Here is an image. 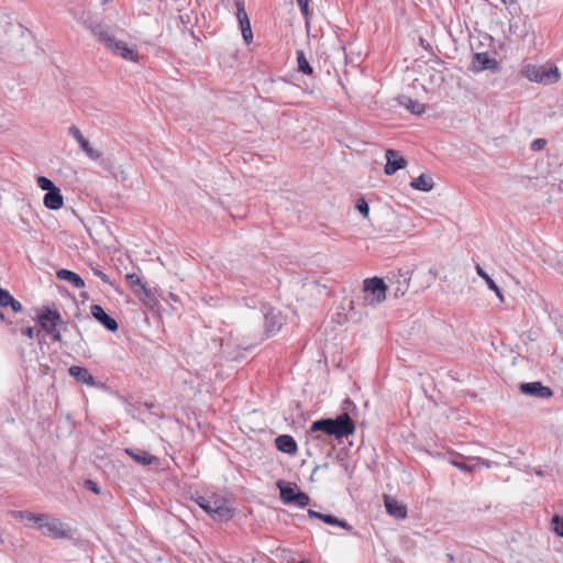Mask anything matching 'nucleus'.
<instances>
[{
    "label": "nucleus",
    "mask_w": 563,
    "mask_h": 563,
    "mask_svg": "<svg viewBox=\"0 0 563 563\" xmlns=\"http://www.w3.org/2000/svg\"><path fill=\"white\" fill-rule=\"evenodd\" d=\"M310 431H322L327 434L334 435L336 439H341L353 434L355 431V424L349 413L344 412L339 415L335 419L328 418L312 422Z\"/></svg>",
    "instance_id": "1"
},
{
    "label": "nucleus",
    "mask_w": 563,
    "mask_h": 563,
    "mask_svg": "<svg viewBox=\"0 0 563 563\" xmlns=\"http://www.w3.org/2000/svg\"><path fill=\"white\" fill-rule=\"evenodd\" d=\"M196 503L214 520L229 521L233 517V508L221 496L214 494L198 496Z\"/></svg>",
    "instance_id": "2"
},
{
    "label": "nucleus",
    "mask_w": 563,
    "mask_h": 563,
    "mask_svg": "<svg viewBox=\"0 0 563 563\" xmlns=\"http://www.w3.org/2000/svg\"><path fill=\"white\" fill-rule=\"evenodd\" d=\"M38 519L41 520V526H35V529L41 531L42 534L53 539H68L73 537L71 529L59 519L51 515Z\"/></svg>",
    "instance_id": "3"
},
{
    "label": "nucleus",
    "mask_w": 563,
    "mask_h": 563,
    "mask_svg": "<svg viewBox=\"0 0 563 563\" xmlns=\"http://www.w3.org/2000/svg\"><path fill=\"white\" fill-rule=\"evenodd\" d=\"M364 300L368 305H377L386 299L387 285L379 277L366 278L363 282Z\"/></svg>",
    "instance_id": "4"
},
{
    "label": "nucleus",
    "mask_w": 563,
    "mask_h": 563,
    "mask_svg": "<svg viewBox=\"0 0 563 563\" xmlns=\"http://www.w3.org/2000/svg\"><path fill=\"white\" fill-rule=\"evenodd\" d=\"M523 75L530 81L544 85L554 84L560 79L558 67L530 65L523 69Z\"/></svg>",
    "instance_id": "5"
},
{
    "label": "nucleus",
    "mask_w": 563,
    "mask_h": 563,
    "mask_svg": "<svg viewBox=\"0 0 563 563\" xmlns=\"http://www.w3.org/2000/svg\"><path fill=\"white\" fill-rule=\"evenodd\" d=\"M38 322L43 330L52 336L54 341H60L62 335L57 325L62 322L60 313L56 310L46 309L38 316Z\"/></svg>",
    "instance_id": "6"
},
{
    "label": "nucleus",
    "mask_w": 563,
    "mask_h": 563,
    "mask_svg": "<svg viewBox=\"0 0 563 563\" xmlns=\"http://www.w3.org/2000/svg\"><path fill=\"white\" fill-rule=\"evenodd\" d=\"M410 279L408 271L391 274L387 277V290L396 298L402 297L408 291Z\"/></svg>",
    "instance_id": "7"
},
{
    "label": "nucleus",
    "mask_w": 563,
    "mask_h": 563,
    "mask_svg": "<svg viewBox=\"0 0 563 563\" xmlns=\"http://www.w3.org/2000/svg\"><path fill=\"white\" fill-rule=\"evenodd\" d=\"M522 394L533 396L541 399H548L552 396L550 387L544 386L541 382L522 383L519 386Z\"/></svg>",
    "instance_id": "8"
},
{
    "label": "nucleus",
    "mask_w": 563,
    "mask_h": 563,
    "mask_svg": "<svg viewBox=\"0 0 563 563\" xmlns=\"http://www.w3.org/2000/svg\"><path fill=\"white\" fill-rule=\"evenodd\" d=\"M406 165L407 161L397 151H386V165L384 168L386 175H393L397 170L405 168Z\"/></svg>",
    "instance_id": "9"
},
{
    "label": "nucleus",
    "mask_w": 563,
    "mask_h": 563,
    "mask_svg": "<svg viewBox=\"0 0 563 563\" xmlns=\"http://www.w3.org/2000/svg\"><path fill=\"white\" fill-rule=\"evenodd\" d=\"M91 316L98 320L107 330L114 332L118 330L117 321L111 318L99 305H92L90 308Z\"/></svg>",
    "instance_id": "10"
},
{
    "label": "nucleus",
    "mask_w": 563,
    "mask_h": 563,
    "mask_svg": "<svg viewBox=\"0 0 563 563\" xmlns=\"http://www.w3.org/2000/svg\"><path fill=\"white\" fill-rule=\"evenodd\" d=\"M68 373L79 383L86 384L88 386L96 385L93 376L85 367L73 365L69 367Z\"/></svg>",
    "instance_id": "11"
},
{
    "label": "nucleus",
    "mask_w": 563,
    "mask_h": 563,
    "mask_svg": "<svg viewBox=\"0 0 563 563\" xmlns=\"http://www.w3.org/2000/svg\"><path fill=\"white\" fill-rule=\"evenodd\" d=\"M276 448L287 454L295 455L298 446L295 439L288 434L278 435L275 440Z\"/></svg>",
    "instance_id": "12"
},
{
    "label": "nucleus",
    "mask_w": 563,
    "mask_h": 563,
    "mask_svg": "<svg viewBox=\"0 0 563 563\" xmlns=\"http://www.w3.org/2000/svg\"><path fill=\"white\" fill-rule=\"evenodd\" d=\"M44 206L47 209L51 210H58L64 205V198L60 194V189L57 187L56 189H53L52 191H47L44 196Z\"/></svg>",
    "instance_id": "13"
},
{
    "label": "nucleus",
    "mask_w": 563,
    "mask_h": 563,
    "mask_svg": "<svg viewBox=\"0 0 563 563\" xmlns=\"http://www.w3.org/2000/svg\"><path fill=\"white\" fill-rule=\"evenodd\" d=\"M384 503H385L386 511L390 516H393L395 518H399V519L406 518V516H407L406 507L404 505H401L400 503H398L396 499H394L389 496H385Z\"/></svg>",
    "instance_id": "14"
},
{
    "label": "nucleus",
    "mask_w": 563,
    "mask_h": 563,
    "mask_svg": "<svg viewBox=\"0 0 563 563\" xmlns=\"http://www.w3.org/2000/svg\"><path fill=\"white\" fill-rule=\"evenodd\" d=\"M474 66L473 69L475 71H481L484 69H493L496 68L497 63L494 58H492L487 53H476L474 55Z\"/></svg>",
    "instance_id": "15"
},
{
    "label": "nucleus",
    "mask_w": 563,
    "mask_h": 563,
    "mask_svg": "<svg viewBox=\"0 0 563 563\" xmlns=\"http://www.w3.org/2000/svg\"><path fill=\"white\" fill-rule=\"evenodd\" d=\"M126 454L130 455L135 462L142 465H151L153 462L157 461V457L150 454L144 450L139 449H126Z\"/></svg>",
    "instance_id": "16"
},
{
    "label": "nucleus",
    "mask_w": 563,
    "mask_h": 563,
    "mask_svg": "<svg viewBox=\"0 0 563 563\" xmlns=\"http://www.w3.org/2000/svg\"><path fill=\"white\" fill-rule=\"evenodd\" d=\"M410 186L420 191H431L434 187L433 179L430 175L422 174L410 181Z\"/></svg>",
    "instance_id": "17"
},
{
    "label": "nucleus",
    "mask_w": 563,
    "mask_h": 563,
    "mask_svg": "<svg viewBox=\"0 0 563 563\" xmlns=\"http://www.w3.org/2000/svg\"><path fill=\"white\" fill-rule=\"evenodd\" d=\"M277 487L280 490V498L285 504H292V498L295 497L296 493L298 492L297 485L292 483H284L283 481H279L277 483Z\"/></svg>",
    "instance_id": "18"
},
{
    "label": "nucleus",
    "mask_w": 563,
    "mask_h": 563,
    "mask_svg": "<svg viewBox=\"0 0 563 563\" xmlns=\"http://www.w3.org/2000/svg\"><path fill=\"white\" fill-rule=\"evenodd\" d=\"M115 55L121 56L128 60H136L137 54L136 52L129 47L125 42L117 41L114 46L111 49Z\"/></svg>",
    "instance_id": "19"
},
{
    "label": "nucleus",
    "mask_w": 563,
    "mask_h": 563,
    "mask_svg": "<svg viewBox=\"0 0 563 563\" xmlns=\"http://www.w3.org/2000/svg\"><path fill=\"white\" fill-rule=\"evenodd\" d=\"M56 275H57V277L59 279L70 283L76 288L80 289V288L85 287L84 279L78 274H76L75 272H71V271L63 268V269H59L56 273Z\"/></svg>",
    "instance_id": "20"
},
{
    "label": "nucleus",
    "mask_w": 563,
    "mask_h": 563,
    "mask_svg": "<svg viewBox=\"0 0 563 563\" xmlns=\"http://www.w3.org/2000/svg\"><path fill=\"white\" fill-rule=\"evenodd\" d=\"M267 330L269 332H275L279 329L280 322L278 321V312H276L274 309L268 308L264 312Z\"/></svg>",
    "instance_id": "21"
},
{
    "label": "nucleus",
    "mask_w": 563,
    "mask_h": 563,
    "mask_svg": "<svg viewBox=\"0 0 563 563\" xmlns=\"http://www.w3.org/2000/svg\"><path fill=\"white\" fill-rule=\"evenodd\" d=\"M476 273L478 274V276H481L486 282L487 287L490 290L495 291L497 297L503 301L504 298L500 292V289L498 288L496 283L489 277V275L479 265H476Z\"/></svg>",
    "instance_id": "22"
},
{
    "label": "nucleus",
    "mask_w": 563,
    "mask_h": 563,
    "mask_svg": "<svg viewBox=\"0 0 563 563\" xmlns=\"http://www.w3.org/2000/svg\"><path fill=\"white\" fill-rule=\"evenodd\" d=\"M472 460L476 462L474 465H468L467 463L461 462L459 460H453L451 463H452V465L456 466L457 468H460L463 472H473L475 470V466L479 465V464L484 465L486 467H489V463L485 462L484 460H482L479 457H474Z\"/></svg>",
    "instance_id": "23"
},
{
    "label": "nucleus",
    "mask_w": 563,
    "mask_h": 563,
    "mask_svg": "<svg viewBox=\"0 0 563 563\" xmlns=\"http://www.w3.org/2000/svg\"><path fill=\"white\" fill-rule=\"evenodd\" d=\"M13 516H14V518L26 519L27 521L32 522L33 523V528H35V526H41V520L36 519V518L46 517L47 514H33V512H29V511H14Z\"/></svg>",
    "instance_id": "24"
},
{
    "label": "nucleus",
    "mask_w": 563,
    "mask_h": 563,
    "mask_svg": "<svg viewBox=\"0 0 563 563\" xmlns=\"http://www.w3.org/2000/svg\"><path fill=\"white\" fill-rule=\"evenodd\" d=\"M400 103L406 109H408L410 112H412L415 114H420L424 111V104H422L418 101H415L408 97H402V100L400 101Z\"/></svg>",
    "instance_id": "25"
},
{
    "label": "nucleus",
    "mask_w": 563,
    "mask_h": 563,
    "mask_svg": "<svg viewBox=\"0 0 563 563\" xmlns=\"http://www.w3.org/2000/svg\"><path fill=\"white\" fill-rule=\"evenodd\" d=\"M297 64H298V70L306 74L311 75L313 73L312 67L310 66L303 51L297 52Z\"/></svg>",
    "instance_id": "26"
},
{
    "label": "nucleus",
    "mask_w": 563,
    "mask_h": 563,
    "mask_svg": "<svg viewBox=\"0 0 563 563\" xmlns=\"http://www.w3.org/2000/svg\"><path fill=\"white\" fill-rule=\"evenodd\" d=\"M80 148L90 159L97 161L102 156V153L99 150L92 147L88 140H86L85 143L80 145Z\"/></svg>",
    "instance_id": "27"
},
{
    "label": "nucleus",
    "mask_w": 563,
    "mask_h": 563,
    "mask_svg": "<svg viewBox=\"0 0 563 563\" xmlns=\"http://www.w3.org/2000/svg\"><path fill=\"white\" fill-rule=\"evenodd\" d=\"M322 521L330 526H338V527L346 529L349 531L352 530V527L346 521L340 520L332 515H323Z\"/></svg>",
    "instance_id": "28"
},
{
    "label": "nucleus",
    "mask_w": 563,
    "mask_h": 563,
    "mask_svg": "<svg viewBox=\"0 0 563 563\" xmlns=\"http://www.w3.org/2000/svg\"><path fill=\"white\" fill-rule=\"evenodd\" d=\"M125 278L132 287L139 286L144 291L145 295H148V289L146 288L145 284L142 282V278L137 274H128Z\"/></svg>",
    "instance_id": "29"
},
{
    "label": "nucleus",
    "mask_w": 563,
    "mask_h": 563,
    "mask_svg": "<svg viewBox=\"0 0 563 563\" xmlns=\"http://www.w3.org/2000/svg\"><path fill=\"white\" fill-rule=\"evenodd\" d=\"M36 183H37V186L42 190H45V191H52L53 189L57 188L51 179H48L44 176H38L36 179Z\"/></svg>",
    "instance_id": "30"
},
{
    "label": "nucleus",
    "mask_w": 563,
    "mask_h": 563,
    "mask_svg": "<svg viewBox=\"0 0 563 563\" xmlns=\"http://www.w3.org/2000/svg\"><path fill=\"white\" fill-rule=\"evenodd\" d=\"M236 5V16H238V20H239V24H243V23H246V22H250V19H249V15L244 9V4L243 2L241 1H236L235 3Z\"/></svg>",
    "instance_id": "31"
},
{
    "label": "nucleus",
    "mask_w": 563,
    "mask_h": 563,
    "mask_svg": "<svg viewBox=\"0 0 563 563\" xmlns=\"http://www.w3.org/2000/svg\"><path fill=\"white\" fill-rule=\"evenodd\" d=\"M309 496L306 493L298 490L292 498V504H296L302 508L309 504Z\"/></svg>",
    "instance_id": "32"
},
{
    "label": "nucleus",
    "mask_w": 563,
    "mask_h": 563,
    "mask_svg": "<svg viewBox=\"0 0 563 563\" xmlns=\"http://www.w3.org/2000/svg\"><path fill=\"white\" fill-rule=\"evenodd\" d=\"M309 496L306 493L298 490L292 498V504H296L302 508L309 504Z\"/></svg>",
    "instance_id": "33"
},
{
    "label": "nucleus",
    "mask_w": 563,
    "mask_h": 563,
    "mask_svg": "<svg viewBox=\"0 0 563 563\" xmlns=\"http://www.w3.org/2000/svg\"><path fill=\"white\" fill-rule=\"evenodd\" d=\"M240 27H241L242 36H243L245 44H250L253 40L251 23L246 22V23L240 24Z\"/></svg>",
    "instance_id": "34"
},
{
    "label": "nucleus",
    "mask_w": 563,
    "mask_h": 563,
    "mask_svg": "<svg viewBox=\"0 0 563 563\" xmlns=\"http://www.w3.org/2000/svg\"><path fill=\"white\" fill-rule=\"evenodd\" d=\"M92 34L102 43L111 32L101 25H97L92 29Z\"/></svg>",
    "instance_id": "35"
},
{
    "label": "nucleus",
    "mask_w": 563,
    "mask_h": 563,
    "mask_svg": "<svg viewBox=\"0 0 563 563\" xmlns=\"http://www.w3.org/2000/svg\"><path fill=\"white\" fill-rule=\"evenodd\" d=\"M357 211L364 217V218H367L368 214H369V207H368V203L367 201L364 199V198H358L356 200V205H355Z\"/></svg>",
    "instance_id": "36"
},
{
    "label": "nucleus",
    "mask_w": 563,
    "mask_h": 563,
    "mask_svg": "<svg viewBox=\"0 0 563 563\" xmlns=\"http://www.w3.org/2000/svg\"><path fill=\"white\" fill-rule=\"evenodd\" d=\"M68 133L78 142L79 146L87 140L76 125H71L68 129Z\"/></svg>",
    "instance_id": "37"
},
{
    "label": "nucleus",
    "mask_w": 563,
    "mask_h": 563,
    "mask_svg": "<svg viewBox=\"0 0 563 563\" xmlns=\"http://www.w3.org/2000/svg\"><path fill=\"white\" fill-rule=\"evenodd\" d=\"M68 133L78 142L79 146L87 140L76 125H71L68 129Z\"/></svg>",
    "instance_id": "38"
},
{
    "label": "nucleus",
    "mask_w": 563,
    "mask_h": 563,
    "mask_svg": "<svg viewBox=\"0 0 563 563\" xmlns=\"http://www.w3.org/2000/svg\"><path fill=\"white\" fill-rule=\"evenodd\" d=\"M552 525H553V530L555 531V533L560 537H563V518L555 515L552 518Z\"/></svg>",
    "instance_id": "39"
},
{
    "label": "nucleus",
    "mask_w": 563,
    "mask_h": 563,
    "mask_svg": "<svg viewBox=\"0 0 563 563\" xmlns=\"http://www.w3.org/2000/svg\"><path fill=\"white\" fill-rule=\"evenodd\" d=\"M13 297L8 290L0 288V306L8 307Z\"/></svg>",
    "instance_id": "40"
},
{
    "label": "nucleus",
    "mask_w": 563,
    "mask_h": 563,
    "mask_svg": "<svg viewBox=\"0 0 563 563\" xmlns=\"http://www.w3.org/2000/svg\"><path fill=\"white\" fill-rule=\"evenodd\" d=\"M117 41H118V40H117L112 34H110L109 36H107V37L104 38V41H103L102 43L104 44V46H106L107 48H109V49L111 51V49H112V47L114 46V44L117 43Z\"/></svg>",
    "instance_id": "41"
},
{
    "label": "nucleus",
    "mask_w": 563,
    "mask_h": 563,
    "mask_svg": "<svg viewBox=\"0 0 563 563\" xmlns=\"http://www.w3.org/2000/svg\"><path fill=\"white\" fill-rule=\"evenodd\" d=\"M302 13L307 16L309 12V0H297Z\"/></svg>",
    "instance_id": "42"
},
{
    "label": "nucleus",
    "mask_w": 563,
    "mask_h": 563,
    "mask_svg": "<svg viewBox=\"0 0 563 563\" xmlns=\"http://www.w3.org/2000/svg\"><path fill=\"white\" fill-rule=\"evenodd\" d=\"M545 145V141L543 139L534 140L531 144V148L534 151H540Z\"/></svg>",
    "instance_id": "43"
},
{
    "label": "nucleus",
    "mask_w": 563,
    "mask_h": 563,
    "mask_svg": "<svg viewBox=\"0 0 563 563\" xmlns=\"http://www.w3.org/2000/svg\"><path fill=\"white\" fill-rule=\"evenodd\" d=\"M85 487L96 494H99L98 485L91 479L85 482Z\"/></svg>",
    "instance_id": "44"
},
{
    "label": "nucleus",
    "mask_w": 563,
    "mask_h": 563,
    "mask_svg": "<svg viewBox=\"0 0 563 563\" xmlns=\"http://www.w3.org/2000/svg\"><path fill=\"white\" fill-rule=\"evenodd\" d=\"M9 306L12 308L13 311L19 312L22 310V305L20 301L12 299L11 302H9Z\"/></svg>",
    "instance_id": "45"
},
{
    "label": "nucleus",
    "mask_w": 563,
    "mask_h": 563,
    "mask_svg": "<svg viewBox=\"0 0 563 563\" xmlns=\"http://www.w3.org/2000/svg\"><path fill=\"white\" fill-rule=\"evenodd\" d=\"M22 333L29 338H34V334H35V330L33 327H26L22 330Z\"/></svg>",
    "instance_id": "46"
},
{
    "label": "nucleus",
    "mask_w": 563,
    "mask_h": 563,
    "mask_svg": "<svg viewBox=\"0 0 563 563\" xmlns=\"http://www.w3.org/2000/svg\"><path fill=\"white\" fill-rule=\"evenodd\" d=\"M323 515H324V514L318 512V511L312 510V509H309V510H308V516H309L310 518H317V519L322 520Z\"/></svg>",
    "instance_id": "47"
},
{
    "label": "nucleus",
    "mask_w": 563,
    "mask_h": 563,
    "mask_svg": "<svg viewBox=\"0 0 563 563\" xmlns=\"http://www.w3.org/2000/svg\"><path fill=\"white\" fill-rule=\"evenodd\" d=\"M95 274L101 278L102 282L109 284L110 283V279H109V276L106 275L104 273H102L101 271H95Z\"/></svg>",
    "instance_id": "48"
},
{
    "label": "nucleus",
    "mask_w": 563,
    "mask_h": 563,
    "mask_svg": "<svg viewBox=\"0 0 563 563\" xmlns=\"http://www.w3.org/2000/svg\"><path fill=\"white\" fill-rule=\"evenodd\" d=\"M504 4H511L514 3L516 0H500Z\"/></svg>",
    "instance_id": "49"
},
{
    "label": "nucleus",
    "mask_w": 563,
    "mask_h": 563,
    "mask_svg": "<svg viewBox=\"0 0 563 563\" xmlns=\"http://www.w3.org/2000/svg\"><path fill=\"white\" fill-rule=\"evenodd\" d=\"M446 558H448L449 562H453V560H454L453 555L450 553L446 554Z\"/></svg>",
    "instance_id": "50"
},
{
    "label": "nucleus",
    "mask_w": 563,
    "mask_h": 563,
    "mask_svg": "<svg viewBox=\"0 0 563 563\" xmlns=\"http://www.w3.org/2000/svg\"><path fill=\"white\" fill-rule=\"evenodd\" d=\"M298 563H310V561H308V560H301V561H299Z\"/></svg>",
    "instance_id": "51"
},
{
    "label": "nucleus",
    "mask_w": 563,
    "mask_h": 563,
    "mask_svg": "<svg viewBox=\"0 0 563 563\" xmlns=\"http://www.w3.org/2000/svg\"><path fill=\"white\" fill-rule=\"evenodd\" d=\"M345 404L349 405V406L353 405L352 401L349 400V399L345 401Z\"/></svg>",
    "instance_id": "52"
},
{
    "label": "nucleus",
    "mask_w": 563,
    "mask_h": 563,
    "mask_svg": "<svg viewBox=\"0 0 563 563\" xmlns=\"http://www.w3.org/2000/svg\"><path fill=\"white\" fill-rule=\"evenodd\" d=\"M109 1H110V0H102V3H107V2H109Z\"/></svg>",
    "instance_id": "53"
}]
</instances>
